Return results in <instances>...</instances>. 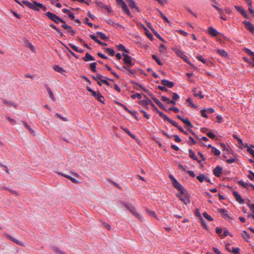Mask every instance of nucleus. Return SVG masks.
Wrapping results in <instances>:
<instances>
[{"label":"nucleus","mask_w":254,"mask_h":254,"mask_svg":"<svg viewBox=\"0 0 254 254\" xmlns=\"http://www.w3.org/2000/svg\"><path fill=\"white\" fill-rule=\"evenodd\" d=\"M169 178L170 179L171 182L173 185V186L177 189H178L182 194H185V191L186 190L178 182V181L175 178V177L172 175L170 174L169 176Z\"/></svg>","instance_id":"nucleus-1"},{"label":"nucleus","mask_w":254,"mask_h":254,"mask_svg":"<svg viewBox=\"0 0 254 254\" xmlns=\"http://www.w3.org/2000/svg\"><path fill=\"white\" fill-rule=\"evenodd\" d=\"M22 2L26 6L33 10H39L38 8H43L44 7L42 3L38 2L36 1H33V3H31L29 1L23 0Z\"/></svg>","instance_id":"nucleus-2"},{"label":"nucleus","mask_w":254,"mask_h":254,"mask_svg":"<svg viewBox=\"0 0 254 254\" xmlns=\"http://www.w3.org/2000/svg\"><path fill=\"white\" fill-rule=\"evenodd\" d=\"M124 205L125 207L137 218H138L140 221H142V218L140 215V214L137 212L136 209L134 206L128 203H124Z\"/></svg>","instance_id":"nucleus-3"},{"label":"nucleus","mask_w":254,"mask_h":254,"mask_svg":"<svg viewBox=\"0 0 254 254\" xmlns=\"http://www.w3.org/2000/svg\"><path fill=\"white\" fill-rule=\"evenodd\" d=\"M45 15L51 20L55 22L56 23L58 24L62 19L59 16L56 15L55 14L48 11L45 13Z\"/></svg>","instance_id":"nucleus-4"},{"label":"nucleus","mask_w":254,"mask_h":254,"mask_svg":"<svg viewBox=\"0 0 254 254\" xmlns=\"http://www.w3.org/2000/svg\"><path fill=\"white\" fill-rule=\"evenodd\" d=\"M123 56H124V62L125 64H126V67H131L133 65V63L132 62L131 59L132 58L126 54V53H123Z\"/></svg>","instance_id":"nucleus-5"},{"label":"nucleus","mask_w":254,"mask_h":254,"mask_svg":"<svg viewBox=\"0 0 254 254\" xmlns=\"http://www.w3.org/2000/svg\"><path fill=\"white\" fill-rule=\"evenodd\" d=\"M144 98L145 100H142L139 101V104L143 106H146L148 105H151L152 106H154L153 103L151 101V100L148 98L146 95H143Z\"/></svg>","instance_id":"nucleus-6"},{"label":"nucleus","mask_w":254,"mask_h":254,"mask_svg":"<svg viewBox=\"0 0 254 254\" xmlns=\"http://www.w3.org/2000/svg\"><path fill=\"white\" fill-rule=\"evenodd\" d=\"M4 236L5 237V238L6 239H9V240L15 243L17 245H18L21 246H24V245L23 244V243L22 242H20L19 240L15 239V238L12 237L10 235L7 234V233H5V234H4Z\"/></svg>","instance_id":"nucleus-7"},{"label":"nucleus","mask_w":254,"mask_h":254,"mask_svg":"<svg viewBox=\"0 0 254 254\" xmlns=\"http://www.w3.org/2000/svg\"><path fill=\"white\" fill-rule=\"evenodd\" d=\"M220 144L221 147L223 148L224 154H229L233 152V151L229 145H227L224 143H220Z\"/></svg>","instance_id":"nucleus-8"},{"label":"nucleus","mask_w":254,"mask_h":254,"mask_svg":"<svg viewBox=\"0 0 254 254\" xmlns=\"http://www.w3.org/2000/svg\"><path fill=\"white\" fill-rule=\"evenodd\" d=\"M222 170L223 169L221 166H216L213 170V175L217 177H219L222 173Z\"/></svg>","instance_id":"nucleus-9"},{"label":"nucleus","mask_w":254,"mask_h":254,"mask_svg":"<svg viewBox=\"0 0 254 254\" xmlns=\"http://www.w3.org/2000/svg\"><path fill=\"white\" fill-rule=\"evenodd\" d=\"M233 194L234 196L236 201L238 202L240 204H243L244 203V200L243 198H242L241 195L238 193L237 191H233Z\"/></svg>","instance_id":"nucleus-10"},{"label":"nucleus","mask_w":254,"mask_h":254,"mask_svg":"<svg viewBox=\"0 0 254 254\" xmlns=\"http://www.w3.org/2000/svg\"><path fill=\"white\" fill-rule=\"evenodd\" d=\"M207 33L209 35L213 37L217 36L219 33V32L216 29H215L212 26H210L208 28Z\"/></svg>","instance_id":"nucleus-11"},{"label":"nucleus","mask_w":254,"mask_h":254,"mask_svg":"<svg viewBox=\"0 0 254 254\" xmlns=\"http://www.w3.org/2000/svg\"><path fill=\"white\" fill-rule=\"evenodd\" d=\"M246 27L251 32L254 33V26L250 21L245 20L243 22Z\"/></svg>","instance_id":"nucleus-12"},{"label":"nucleus","mask_w":254,"mask_h":254,"mask_svg":"<svg viewBox=\"0 0 254 254\" xmlns=\"http://www.w3.org/2000/svg\"><path fill=\"white\" fill-rule=\"evenodd\" d=\"M235 9L239 11L244 17L247 18L248 15L242 6L235 5Z\"/></svg>","instance_id":"nucleus-13"},{"label":"nucleus","mask_w":254,"mask_h":254,"mask_svg":"<svg viewBox=\"0 0 254 254\" xmlns=\"http://www.w3.org/2000/svg\"><path fill=\"white\" fill-rule=\"evenodd\" d=\"M161 84L164 86L169 88H172L174 85V84L173 82L170 81L166 79L161 80Z\"/></svg>","instance_id":"nucleus-14"},{"label":"nucleus","mask_w":254,"mask_h":254,"mask_svg":"<svg viewBox=\"0 0 254 254\" xmlns=\"http://www.w3.org/2000/svg\"><path fill=\"white\" fill-rule=\"evenodd\" d=\"M57 174L60 175H61L62 176H64L67 179H68L69 180H70L72 183H75V184H77L78 183V181L77 180H76L75 179L72 178V177L69 176V175H65V174H64L61 172H56Z\"/></svg>","instance_id":"nucleus-15"},{"label":"nucleus","mask_w":254,"mask_h":254,"mask_svg":"<svg viewBox=\"0 0 254 254\" xmlns=\"http://www.w3.org/2000/svg\"><path fill=\"white\" fill-rule=\"evenodd\" d=\"M128 6L132 9H134L137 12H140L139 7L135 5V1L133 0H131L128 2Z\"/></svg>","instance_id":"nucleus-16"},{"label":"nucleus","mask_w":254,"mask_h":254,"mask_svg":"<svg viewBox=\"0 0 254 254\" xmlns=\"http://www.w3.org/2000/svg\"><path fill=\"white\" fill-rule=\"evenodd\" d=\"M189 157L194 160L197 161L198 163L201 162V161L198 159V158L195 156V153L191 149H189Z\"/></svg>","instance_id":"nucleus-17"},{"label":"nucleus","mask_w":254,"mask_h":254,"mask_svg":"<svg viewBox=\"0 0 254 254\" xmlns=\"http://www.w3.org/2000/svg\"><path fill=\"white\" fill-rule=\"evenodd\" d=\"M62 11L64 13H66L68 15L69 17L70 18V19L71 20H74V13L71 12L68 9L64 8L62 10Z\"/></svg>","instance_id":"nucleus-18"},{"label":"nucleus","mask_w":254,"mask_h":254,"mask_svg":"<svg viewBox=\"0 0 254 254\" xmlns=\"http://www.w3.org/2000/svg\"><path fill=\"white\" fill-rule=\"evenodd\" d=\"M196 91H197V88H195V87H193L192 88V92L193 93V96L194 97H198V96L200 99L203 98L204 96H203V95L202 94V91H199L198 92V94H197Z\"/></svg>","instance_id":"nucleus-19"},{"label":"nucleus","mask_w":254,"mask_h":254,"mask_svg":"<svg viewBox=\"0 0 254 254\" xmlns=\"http://www.w3.org/2000/svg\"><path fill=\"white\" fill-rule=\"evenodd\" d=\"M89 37L91 39H92L93 41H94L96 43H98L99 45L101 46H107V44L105 43H103L101 42V41L99 40L94 35H90Z\"/></svg>","instance_id":"nucleus-20"},{"label":"nucleus","mask_w":254,"mask_h":254,"mask_svg":"<svg viewBox=\"0 0 254 254\" xmlns=\"http://www.w3.org/2000/svg\"><path fill=\"white\" fill-rule=\"evenodd\" d=\"M130 67H126V66L124 65L122 66V68H124V69H127L128 73V74L130 76H134L136 71L135 70L132 69L130 68Z\"/></svg>","instance_id":"nucleus-21"},{"label":"nucleus","mask_w":254,"mask_h":254,"mask_svg":"<svg viewBox=\"0 0 254 254\" xmlns=\"http://www.w3.org/2000/svg\"><path fill=\"white\" fill-rule=\"evenodd\" d=\"M82 59L85 62H88L89 61H94L95 58L89 53H87L85 54V56L82 58Z\"/></svg>","instance_id":"nucleus-22"},{"label":"nucleus","mask_w":254,"mask_h":254,"mask_svg":"<svg viewBox=\"0 0 254 254\" xmlns=\"http://www.w3.org/2000/svg\"><path fill=\"white\" fill-rule=\"evenodd\" d=\"M215 52L223 57H227L228 56V53L223 49H217Z\"/></svg>","instance_id":"nucleus-23"},{"label":"nucleus","mask_w":254,"mask_h":254,"mask_svg":"<svg viewBox=\"0 0 254 254\" xmlns=\"http://www.w3.org/2000/svg\"><path fill=\"white\" fill-rule=\"evenodd\" d=\"M99 102L104 103V98L103 95L101 94V93L98 91V93L96 97H95Z\"/></svg>","instance_id":"nucleus-24"},{"label":"nucleus","mask_w":254,"mask_h":254,"mask_svg":"<svg viewBox=\"0 0 254 254\" xmlns=\"http://www.w3.org/2000/svg\"><path fill=\"white\" fill-rule=\"evenodd\" d=\"M102 77H104V76H103L100 73H97L96 74V76H92V78H93L94 80H101V78ZM104 78H105L106 79H107V80H110V81H113V79H111L110 78H108L107 77H104Z\"/></svg>","instance_id":"nucleus-25"},{"label":"nucleus","mask_w":254,"mask_h":254,"mask_svg":"<svg viewBox=\"0 0 254 254\" xmlns=\"http://www.w3.org/2000/svg\"><path fill=\"white\" fill-rule=\"evenodd\" d=\"M242 237L243 239L247 242H249V240L250 239V236L248 233L244 230L243 231L242 233Z\"/></svg>","instance_id":"nucleus-26"},{"label":"nucleus","mask_w":254,"mask_h":254,"mask_svg":"<svg viewBox=\"0 0 254 254\" xmlns=\"http://www.w3.org/2000/svg\"><path fill=\"white\" fill-rule=\"evenodd\" d=\"M177 196L185 204H187L188 202L190 203V199L188 198H185L181 194H178Z\"/></svg>","instance_id":"nucleus-27"},{"label":"nucleus","mask_w":254,"mask_h":254,"mask_svg":"<svg viewBox=\"0 0 254 254\" xmlns=\"http://www.w3.org/2000/svg\"><path fill=\"white\" fill-rule=\"evenodd\" d=\"M46 90H47L48 93L49 94V96H50V97L51 98L52 100L55 101V97L54 96V94H53V93L52 92V90H51L50 88L47 85L46 86Z\"/></svg>","instance_id":"nucleus-28"},{"label":"nucleus","mask_w":254,"mask_h":254,"mask_svg":"<svg viewBox=\"0 0 254 254\" xmlns=\"http://www.w3.org/2000/svg\"><path fill=\"white\" fill-rule=\"evenodd\" d=\"M152 32L155 35V36L160 41L163 42L165 43L166 41L154 30V29H152Z\"/></svg>","instance_id":"nucleus-29"},{"label":"nucleus","mask_w":254,"mask_h":254,"mask_svg":"<svg viewBox=\"0 0 254 254\" xmlns=\"http://www.w3.org/2000/svg\"><path fill=\"white\" fill-rule=\"evenodd\" d=\"M195 58L197 59L198 61L201 62L203 64L206 63V60L204 58L203 56L202 55L197 54L195 56Z\"/></svg>","instance_id":"nucleus-30"},{"label":"nucleus","mask_w":254,"mask_h":254,"mask_svg":"<svg viewBox=\"0 0 254 254\" xmlns=\"http://www.w3.org/2000/svg\"><path fill=\"white\" fill-rule=\"evenodd\" d=\"M151 57L152 59L154 60L159 65H163V63L160 61V60L157 57L156 55L153 54L151 56Z\"/></svg>","instance_id":"nucleus-31"},{"label":"nucleus","mask_w":254,"mask_h":254,"mask_svg":"<svg viewBox=\"0 0 254 254\" xmlns=\"http://www.w3.org/2000/svg\"><path fill=\"white\" fill-rule=\"evenodd\" d=\"M238 184L242 186L245 188L248 189L250 186V184L244 182L242 180H240L238 182Z\"/></svg>","instance_id":"nucleus-32"},{"label":"nucleus","mask_w":254,"mask_h":254,"mask_svg":"<svg viewBox=\"0 0 254 254\" xmlns=\"http://www.w3.org/2000/svg\"><path fill=\"white\" fill-rule=\"evenodd\" d=\"M96 65L97 63L96 62L92 63L90 64V69L93 72H95L97 71L96 69Z\"/></svg>","instance_id":"nucleus-33"},{"label":"nucleus","mask_w":254,"mask_h":254,"mask_svg":"<svg viewBox=\"0 0 254 254\" xmlns=\"http://www.w3.org/2000/svg\"><path fill=\"white\" fill-rule=\"evenodd\" d=\"M60 22H62L63 23L62 27L64 28L65 30H68L69 29H71V26L66 24L65 21L63 19H62Z\"/></svg>","instance_id":"nucleus-34"},{"label":"nucleus","mask_w":254,"mask_h":254,"mask_svg":"<svg viewBox=\"0 0 254 254\" xmlns=\"http://www.w3.org/2000/svg\"><path fill=\"white\" fill-rule=\"evenodd\" d=\"M211 152L215 156H219L220 155V151L216 148L214 147L211 150Z\"/></svg>","instance_id":"nucleus-35"},{"label":"nucleus","mask_w":254,"mask_h":254,"mask_svg":"<svg viewBox=\"0 0 254 254\" xmlns=\"http://www.w3.org/2000/svg\"><path fill=\"white\" fill-rule=\"evenodd\" d=\"M106 52L110 56H114L115 55V51L113 49L107 48L106 49Z\"/></svg>","instance_id":"nucleus-36"},{"label":"nucleus","mask_w":254,"mask_h":254,"mask_svg":"<svg viewBox=\"0 0 254 254\" xmlns=\"http://www.w3.org/2000/svg\"><path fill=\"white\" fill-rule=\"evenodd\" d=\"M54 69L61 73H63L64 72H65L64 68L59 65H56L54 67Z\"/></svg>","instance_id":"nucleus-37"},{"label":"nucleus","mask_w":254,"mask_h":254,"mask_svg":"<svg viewBox=\"0 0 254 254\" xmlns=\"http://www.w3.org/2000/svg\"><path fill=\"white\" fill-rule=\"evenodd\" d=\"M102 83H104L108 86H110V83L107 80H105V79H102L101 78V80H100V81H98L97 82V84L99 85V86H101L102 85Z\"/></svg>","instance_id":"nucleus-38"},{"label":"nucleus","mask_w":254,"mask_h":254,"mask_svg":"<svg viewBox=\"0 0 254 254\" xmlns=\"http://www.w3.org/2000/svg\"><path fill=\"white\" fill-rule=\"evenodd\" d=\"M158 11L160 13L161 17L163 19V20L165 21L166 22L170 23V21L168 20V18L166 16H165L160 10L158 9Z\"/></svg>","instance_id":"nucleus-39"},{"label":"nucleus","mask_w":254,"mask_h":254,"mask_svg":"<svg viewBox=\"0 0 254 254\" xmlns=\"http://www.w3.org/2000/svg\"><path fill=\"white\" fill-rule=\"evenodd\" d=\"M182 122L187 126L190 127H193L190 122L188 119H184L182 120Z\"/></svg>","instance_id":"nucleus-40"},{"label":"nucleus","mask_w":254,"mask_h":254,"mask_svg":"<svg viewBox=\"0 0 254 254\" xmlns=\"http://www.w3.org/2000/svg\"><path fill=\"white\" fill-rule=\"evenodd\" d=\"M52 250L55 252V253L58 254H62L64 252L63 251H61L60 249H59L58 248L56 247H52Z\"/></svg>","instance_id":"nucleus-41"},{"label":"nucleus","mask_w":254,"mask_h":254,"mask_svg":"<svg viewBox=\"0 0 254 254\" xmlns=\"http://www.w3.org/2000/svg\"><path fill=\"white\" fill-rule=\"evenodd\" d=\"M219 213L221 214L224 215L225 216H227L228 214V211L225 209V208H221L219 210Z\"/></svg>","instance_id":"nucleus-42"},{"label":"nucleus","mask_w":254,"mask_h":254,"mask_svg":"<svg viewBox=\"0 0 254 254\" xmlns=\"http://www.w3.org/2000/svg\"><path fill=\"white\" fill-rule=\"evenodd\" d=\"M159 51L161 53H164L167 49V47L164 44H161L159 46Z\"/></svg>","instance_id":"nucleus-43"},{"label":"nucleus","mask_w":254,"mask_h":254,"mask_svg":"<svg viewBox=\"0 0 254 254\" xmlns=\"http://www.w3.org/2000/svg\"><path fill=\"white\" fill-rule=\"evenodd\" d=\"M96 34L99 36L102 40H105L107 38L106 36L102 32H97Z\"/></svg>","instance_id":"nucleus-44"},{"label":"nucleus","mask_w":254,"mask_h":254,"mask_svg":"<svg viewBox=\"0 0 254 254\" xmlns=\"http://www.w3.org/2000/svg\"><path fill=\"white\" fill-rule=\"evenodd\" d=\"M204 178L205 176L202 174L196 177V179L201 183H202L204 181Z\"/></svg>","instance_id":"nucleus-45"},{"label":"nucleus","mask_w":254,"mask_h":254,"mask_svg":"<svg viewBox=\"0 0 254 254\" xmlns=\"http://www.w3.org/2000/svg\"><path fill=\"white\" fill-rule=\"evenodd\" d=\"M203 215L204 218H205L209 221H212L213 220L212 217L210 215H209L207 212H204L203 213Z\"/></svg>","instance_id":"nucleus-46"},{"label":"nucleus","mask_w":254,"mask_h":254,"mask_svg":"<svg viewBox=\"0 0 254 254\" xmlns=\"http://www.w3.org/2000/svg\"><path fill=\"white\" fill-rule=\"evenodd\" d=\"M131 97L132 99L137 98V99L140 100L142 98V95L140 93H136V94H134L132 95L131 96Z\"/></svg>","instance_id":"nucleus-47"},{"label":"nucleus","mask_w":254,"mask_h":254,"mask_svg":"<svg viewBox=\"0 0 254 254\" xmlns=\"http://www.w3.org/2000/svg\"><path fill=\"white\" fill-rule=\"evenodd\" d=\"M23 125L24 127L29 130V131L31 133H34V130L30 127L25 122H23Z\"/></svg>","instance_id":"nucleus-48"},{"label":"nucleus","mask_w":254,"mask_h":254,"mask_svg":"<svg viewBox=\"0 0 254 254\" xmlns=\"http://www.w3.org/2000/svg\"><path fill=\"white\" fill-rule=\"evenodd\" d=\"M135 84V88L137 90H140L141 89H143L144 90V89H146L145 88L142 86V85L138 83L134 82Z\"/></svg>","instance_id":"nucleus-49"},{"label":"nucleus","mask_w":254,"mask_h":254,"mask_svg":"<svg viewBox=\"0 0 254 254\" xmlns=\"http://www.w3.org/2000/svg\"><path fill=\"white\" fill-rule=\"evenodd\" d=\"M3 103L6 104L7 105H8L9 106H13V107H14L15 108H16L17 106V105L16 104H15V103H12V102H10L9 101H7L6 100H4Z\"/></svg>","instance_id":"nucleus-50"},{"label":"nucleus","mask_w":254,"mask_h":254,"mask_svg":"<svg viewBox=\"0 0 254 254\" xmlns=\"http://www.w3.org/2000/svg\"><path fill=\"white\" fill-rule=\"evenodd\" d=\"M206 135L208 137H209L211 139H215L216 137V135L211 131H209V132H207Z\"/></svg>","instance_id":"nucleus-51"},{"label":"nucleus","mask_w":254,"mask_h":254,"mask_svg":"<svg viewBox=\"0 0 254 254\" xmlns=\"http://www.w3.org/2000/svg\"><path fill=\"white\" fill-rule=\"evenodd\" d=\"M249 172L250 173V175H248V178L252 181L254 180V173L251 170H249Z\"/></svg>","instance_id":"nucleus-52"},{"label":"nucleus","mask_w":254,"mask_h":254,"mask_svg":"<svg viewBox=\"0 0 254 254\" xmlns=\"http://www.w3.org/2000/svg\"><path fill=\"white\" fill-rule=\"evenodd\" d=\"M240 249L239 248L232 247L231 252L234 254H238L239 253Z\"/></svg>","instance_id":"nucleus-53"},{"label":"nucleus","mask_w":254,"mask_h":254,"mask_svg":"<svg viewBox=\"0 0 254 254\" xmlns=\"http://www.w3.org/2000/svg\"><path fill=\"white\" fill-rule=\"evenodd\" d=\"M117 47L119 51H123L124 50H125L126 47L122 44H119L117 46Z\"/></svg>","instance_id":"nucleus-54"},{"label":"nucleus","mask_w":254,"mask_h":254,"mask_svg":"<svg viewBox=\"0 0 254 254\" xmlns=\"http://www.w3.org/2000/svg\"><path fill=\"white\" fill-rule=\"evenodd\" d=\"M244 50L246 53H247L248 55L251 56L252 57L254 55V52L252 51L249 49L245 48Z\"/></svg>","instance_id":"nucleus-55"},{"label":"nucleus","mask_w":254,"mask_h":254,"mask_svg":"<svg viewBox=\"0 0 254 254\" xmlns=\"http://www.w3.org/2000/svg\"><path fill=\"white\" fill-rule=\"evenodd\" d=\"M146 211H147V213L150 214L151 216H152L154 217L155 218H157V216H156V213H155V212L154 211H151V210H148V209L146 210Z\"/></svg>","instance_id":"nucleus-56"},{"label":"nucleus","mask_w":254,"mask_h":254,"mask_svg":"<svg viewBox=\"0 0 254 254\" xmlns=\"http://www.w3.org/2000/svg\"><path fill=\"white\" fill-rule=\"evenodd\" d=\"M102 225L103 227L106 228L108 230H110L111 228V226L109 224H108L105 222H102Z\"/></svg>","instance_id":"nucleus-57"},{"label":"nucleus","mask_w":254,"mask_h":254,"mask_svg":"<svg viewBox=\"0 0 254 254\" xmlns=\"http://www.w3.org/2000/svg\"><path fill=\"white\" fill-rule=\"evenodd\" d=\"M140 112L143 114V116L147 119H149L150 118V116L145 111L142 110L140 111Z\"/></svg>","instance_id":"nucleus-58"},{"label":"nucleus","mask_w":254,"mask_h":254,"mask_svg":"<svg viewBox=\"0 0 254 254\" xmlns=\"http://www.w3.org/2000/svg\"><path fill=\"white\" fill-rule=\"evenodd\" d=\"M69 46L73 50H74V51H76L77 52V51H78V48L77 47H76V46H75L74 45H73V44H71V43H69Z\"/></svg>","instance_id":"nucleus-59"},{"label":"nucleus","mask_w":254,"mask_h":254,"mask_svg":"<svg viewBox=\"0 0 254 254\" xmlns=\"http://www.w3.org/2000/svg\"><path fill=\"white\" fill-rule=\"evenodd\" d=\"M247 151L250 153L253 157H254V150L250 147L247 148Z\"/></svg>","instance_id":"nucleus-60"},{"label":"nucleus","mask_w":254,"mask_h":254,"mask_svg":"<svg viewBox=\"0 0 254 254\" xmlns=\"http://www.w3.org/2000/svg\"><path fill=\"white\" fill-rule=\"evenodd\" d=\"M180 97L178 94L176 93H173V98L172 100L176 101L178 99H179Z\"/></svg>","instance_id":"nucleus-61"},{"label":"nucleus","mask_w":254,"mask_h":254,"mask_svg":"<svg viewBox=\"0 0 254 254\" xmlns=\"http://www.w3.org/2000/svg\"><path fill=\"white\" fill-rule=\"evenodd\" d=\"M186 75L188 77V78H189L188 79V81H190V82H192L193 81V80L192 79H191V77L193 76V73H186Z\"/></svg>","instance_id":"nucleus-62"},{"label":"nucleus","mask_w":254,"mask_h":254,"mask_svg":"<svg viewBox=\"0 0 254 254\" xmlns=\"http://www.w3.org/2000/svg\"><path fill=\"white\" fill-rule=\"evenodd\" d=\"M206 112L205 109H203L201 111V116L205 118H208V116L205 113Z\"/></svg>","instance_id":"nucleus-63"},{"label":"nucleus","mask_w":254,"mask_h":254,"mask_svg":"<svg viewBox=\"0 0 254 254\" xmlns=\"http://www.w3.org/2000/svg\"><path fill=\"white\" fill-rule=\"evenodd\" d=\"M213 251L216 254H222L221 252L216 247L212 248Z\"/></svg>","instance_id":"nucleus-64"}]
</instances>
